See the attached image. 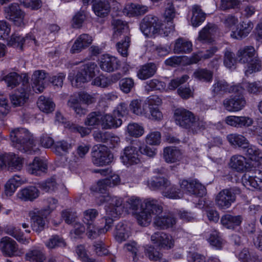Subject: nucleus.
<instances>
[{"mask_svg":"<svg viewBox=\"0 0 262 262\" xmlns=\"http://www.w3.org/2000/svg\"><path fill=\"white\" fill-rule=\"evenodd\" d=\"M37 104L39 110L46 113L52 112L55 108L54 102L51 99L43 96L39 97Z\"/></svg>","mask_w":262,"mask_h":262,"instance_id":"48","label":"nucleus"},{"mask_svg":"<svg viewBox=\"0 0 262 262\" xmlns=\"http://www.w3.org/2000/svg\"><path fill=\"white\" fill-rule=\"evenodd\" d=\"M145 255L151 260L168 262L165 259L162 258V254L156 250L155 248L152 246H149L146 248L145 249Z\"/></svg>","mask_w":262,"mask_h":262,"instance_id":"62","label":"nucleus"},{"mask_svg":"<svg viewBox=\"0 0 262 262\" xmlns=\"http://www.w3.org/2000/svg\"><path fill=\"white\" fill-rule=\"evenodd\" d=\"M23 82L24 86L23 92L18 93H16L10 96L11 102L15 106H20L24 104L28 99L27 92L28 91V85H26V84H27L28 83V79H24Z\"/></svg>","mask_w":262,"mask_h":262,"instance_id":"36","label":"nucleus"},{"mask_svg":"<svg viewBox=\"0 0 262 262\" xmlns=\"http://www.w3.org/2000/svg\"><path fill=\"white\" fill-rule=\"evenodd\" d=\"M25 259L29 262H44L46 259V256L40 248L33 247L25 254Z\"/></svg>","mask_w":262,"mask_h":262,"instance_id":"34","label":"nucleus"},{"mask_svg":"<svg viewBox=\"0 0 262 262\" xmlns=\"http://www.w3.org/2000/svg\"><path fill=\"white\" fill-rule=\"evenodd\" d=\"M253 24L251 21H241L235 31L231 32V36L236 39H242L247 37L253 29Z\"/></svg>","mask_w":262,"mask_h":262,"instance_id":"24","label":"nucleus"},{"mask_svg":"<svg viewBox=\"0 0 262 262\" xmlns=\"http://www.w3.org/2000/svg\"><path fill=\"white\" fill-rule=\"evenodd\" d=\"M122 123L120 118H117L110 114H106L101 117V127L108 129L119 127Z\"/></svg>","mask_w":262,"mask_h":262,"instance_id":"38","label":"nucleus"},{"mask_svg":"<svg viewBox=\"0 0 262 262\" xmlns=\"http://www.w3.org/2000/svg\"><path fill=\"white\" fill-rule=\"evenodd\" d=\"M229 142L233 145H237L244 149L248 146L249 141L241 135L230 134L227 136Z\"/></svg>","mask_w":262,"mask_h":262,"instance_id":"47","label":"nucleus"},{"mask_svg":"<svg viewBox=\"0 0 262 262\" xmlns=\"http://www.w3.org/2000/svg\"><path fill=\"white\" fill-rule=\"evenodd\" d=\"M175 218L171 214L163 216H157L155 217L154 224L157 227L162 229H167L172 227L176 224Z\"/></svg>","mask_w":262,"mask_h":262,"instance_id":"41","label":"nucleus"},{"mask_svg":"<svg viewBox=\"0 0 262 262\" xmlns=\"http://www.w3.org/2000/svg\"><path fill=\"white\" fill-rule=\"evenodd\" d=\"M241 192V189L237 187L223 189L215 197L216 206L220 210L228 209L235 202L236 195L239 194Z\"/></svg>","mask_w":262,"mask_h":262,"instance_id":"4","label":"nucleus"},{"mask_svg":"<svg viewBox=\"0 0 262 262\" xmlns=\"http://www.w3.org/2000/svg\"><path fill=\"white\" fill-rule=\"evenodd\" d=\"M189 79L187 75H183L170 80L168 84L169 90H174L178 88V94L183 99H187L193 95V92L189 86H180L185 83Z\"/></svg>","mask_w":262,"mask_h":262,"instance_id":"10","label":"nucleus"},{"mask_svg":"<svg viewBox=\"0 0 262 262\" xmlns=\"http://www.w3.org/2000/svg\"><path fill=\"white\" fill-rule=\"evenodd\" d=\"M2 80L7 83L8 87L13 89L20 83L21 80V77L16 72H11L4 76Z\"/></svg>","mask_w":262,"mask_h":262,"instance_id":"56","label":"nucleus"},{"mask_svg":"<svg viewBox=\"0 0 262 262\" xmlns=\"http://www.w3.org/2000/svg\"><path fill=\"white\" fill-rule=\"evenodd\" d=\"M112 218L105 219V226L104 228L98 229L93 224L87 225V236L90 239H95L101 234L106 233L111 227L113 223Z\"/></svg>","mask_w":262,"mask_h":262,"instance_id":"21","label":"nucleus"},{"mask_svg":"<svg viewBox=\"0 0 262 262\" xmlns=\"http://www.w3.org/2000/svg\"><path fill=\"white\" fill-rule=\"evenodd\" d=\"M161 24L158 17L148 15L146 16L140 24V29L143 33L148 37H152L159 33Z\"/></svg>","mask_w":262,"mask_h":262,"instance_id":"6","label":"nucleus"},{"mask_svg":"<svg viewBox=\"0 0 262 262\" xmlns=\"http://www.w3.org/2000/svg\"><path fill=\"white\" fill-rule=\"evenodd\" d=\"M174 118L176 124L187 129L190 135L198 134L206 128V123L203 119L184 108L176 109Z\"/></svg>","mask_w":262,"mask_h":262,"instance_id":"1","label":"nucleus"},{"mask_svg":"<svg viewBox=\"0 0 262 262\" xmlns=\"http://www.w3.org/2000/svg\"><path fill=\"white\" fill-rule=\"evenodd\" d=\"M246 158L241 155L233 156L230 160V166L237 171H244L247 168Z\"/></svg>","mask_w":262,"mask_h":262,"instance_id":"43","label":"nucleus"},{"mask_svg":"<svg viewBox=\"0 0 262 262\" xmlns=\"http://www.w3.org/2000/svg\"><path fill=\"white\" fill-rule=\"evenodd\" d=\"M217 32L218 27L215 24L208 23L200 31L198 40L202 43H211L214 41V37Z\"/></svg>","mask_w":262,"mask_h":262,"instance_id":"15","label":"nucleus"},{"mask_svg":"<svg viewBox=\"0 0 262 262\" xmlns=\"http://www.w3.org/2000/svg\"><path fill=\"white\" fill-rule=\"evenodd\" d=\"M103 201L107 202L108 205L105 206L107 214L112 217H117L120 215L123 210V200L117 196H106Z\"/></svg>","mask_w":262,"mask_h":262,"instance_id":"14","label":"nucleus"},{"mask_svg":"<svg viewBox=\"0 0 262 262\" xmlns=\"http://www.w3.org/2000/svg\"><path fill=\"white\" fill-rule=\"evenodd\" d=\"M224 64L230 69H235L237 59L234 52L231 50L226 49L224 53Z\"/></svg>","mask_w":262,"mask_h":262,"instance_id":"53","label":"nucleus"},{"mask_svg":"<svg viewBox=\"0 0 262 262\" xmlns=\"http://www.w3.org/2000/svg\"><path fill=\"white\" fill-rule=\"evenodd\" d=\"M58 185L53 178L48 179L46 181L39 183V186L42 190L48 192H55L58 189Z\"/></svg>","mask_w":262,"mask_h":262,"instance_id":"58","label":"nucleus"},{"mask_svg":"<svg viewBox=\"0 0 262 262\" xmlns=\"http://www.w3.org/2000/svg\"><path fill=\"white\" fill-rule=\"evenodd\" d=\"M130 235L129 228L126 225L120 222L116 226L114 231V237L118 243L126 241Z\"/></svg>","mask_w":262,"mask_h":262,"instance_id":"39","label":"nucleus"},{"mask_svg":"<svg viewBox=\"0 0 262 262\" xmlns=\"http://www.w3.org/2000/svg\"><path fill=\"white\" fill-rule=\"evenodd\" d=\"M100 69L106 72H113L120 66L119 60L115 57L108 54L103 55L98 61Z\"/></svg>","mask_w":262,"mask_h":262,"instance_id":"16","label":"nucleus"},{"mask_svg":"<svg viewBox=\"0 0 262 262\" xmlns=\"http://www.w3.org/2000/svg\"><path fill=\"white\" fill-rule=\"evenodd\" d=\"M163 158L166 163H176L181 159L182 152L176 147H166L163 150Z\"/></svg>","mask_w":262,"mask_h":262,"instance_id":"30","label":"nucleus"},{"mask_svg":"<svg viewBox=\"0 0 262 262\" xmlns=\"http://www.w3.org/2000/svg\"><path fill=\"white\" fill-rule=\"evenodd\" d=\"M6 232L23 244L29 243L28 239L24 237V234L19 229L15 227L8 228L7 229Z\"/></svg>","mask_w":262,"mask_h":262,"instance_id":"63","label":"nucleus"},{"mask_svg":"<svg viewBox=\"0 0 262 262\" xmlns=\"http://www.w3.org/2000/svg\"><path fill=\"white\" fill-rule=\"evenodd\" d=\"M0 249L4 255L11 257L17 252L18 246L14 240L9 237L5 236L0 241Z\"/></svg>","mask_w":262,"mask_h":262,"instance_id":"20","label":"nucleus"},{"mask_svg":"<svg viewBox=\"0 0 262 262\" xmlns=\"http://www.w3.org/2000/svg\"><path fill=\"white\" fill-rule=\"evenodd\" d=\"M97 66L95 62H89L82 66L75 77L71 80L73 86L80 88L82 84L88 82L95 76Z\"/></svg>","mask_w":262,"mask_h":262,"instance_id":"5","label":"nucleus"},{"mask_svg":"<svg viewBox=\"0 0 262 262\" xmlns=\"http://www.w3.org/2000/svg\"><path fill=\"white\" fill-rule=\"evenodd\" d=\"M175 16V10L173 4L170 2H168L165 7L164 17L165 21H167V24L169 25V31L174 29L172 20Z\"/></svg>","mask_w":262,"mask_h":262,"instance_id":"51","label":"nucleus"},{"mask_svg":"<svg viewBox=\"0 0 262 262\" xmlns=\"http://www.w3.org/2000/svg\"><path fill=\"white\" fill-rule=\"evenodd\" d=\"M128 13L133 16L143 15L146 13L148 10V7L146 6L139 4H130L126 7Z\"/></svg>","mask_w":262,"mask_h":262,"instance_id":"57","label":"nucleus"},{"mask_svg":"<svg viewBox=\"0 0 262 262\" xmlns=\"http://www.w3.org/2000/svg\"><path fill=\"white\" fill-rule=\"evenodd\" d=\"M241 262H260L258 255L255 252L250 251L248 248H244L237 255Z\"/></svg>","mask_w":262,"mask_h":262,"instance_id":"42","label":"nucleus"},{"mask_svg":"<svg viewBox=\"0 0 262 262\" xmlns=\"http://www.w3.org/2000/svg\"><path fill=\"white\" fill-rule=\"evenodd\" d=\"M225 122L230 126L242 127L251 126L253 123V120L248 117L229 116L225 118Z\"/></svg>","mask_w":262,"mask_h":262,"instance_id":"28","label":"nucleus"},{"mask_svg":"<svg viewBox=\"0 0 262 262\" xmlns=\"http://www.w3.org/2000/svg\"><path fill=\"white\" fill-rule=\"evenodd\" d=\"M248 63L247 69L245 71V75H249L260 71L261 69V62L258 58L255 57Z\"/></svg>","mask_w":262,"mask_h":262,"instance_id":"60","label":"nucleus"},{"mask_svg":"<svg viewBox=\"0 0 262 262\" xmlns=\"http://www.w3.org/2000/svg\"><path fill=\"white\" fill-rule=\"evenodd\" d=\"M143 208L146 210L150 214L156 217L159 216L163 211V207L156 200L147 199L144 201Z\"/></svg>","mask_w":262,"mask_h":262,"instance_id":"35","label":"nucleus"},{"mask_svg":"<svg viewBox=\"0 0 262 262\" xmlns=\"http://www.w3.org/2000/svg\"><path fill=\"white\" fill-rule=\"evenodd\" d=\"M135 214L138 223L141 226H145L151 221L152 216L146 209L143 208V206L140 211L136 212Z\"/></svg>","mask_w":262,"mask_h":262,"instance_id":"54","label":"nucleus"},{"mask_svg":"<svg viewBox=\"0 0 262 262\" xmlns=\"http://www.w3.org/2000/svg\"><path fill=\"white\" fill-rule=\"evenodd\" d=\"M113 155L105 146L94 147L92 151V161L93 163L97 166H102L111 163Z\"/></svg>","mask_w":262,"mask_h":262,"instance_id":"9","label":"nucleus"},{"mask_svg":"<svg viewBox=\"0 0 262 262\" xmlns=\"http://www.w3.org/2000/svg\"><path fill=\"white\" fill-rule=\"evenodd\" d=\"M246 156L252 161H258L262 159V151L255 146L250 145L244 148Z\"/></svg>","mask_w":262,"mask_h":262,"instance_id":"55","label":"nucleus"},{"mask_svg":"<svg viewBox=\"0 0 262 262\" xmlns=\"http://www.w3.org/2000/svg\"><path fill=\"white\" fill-rule=\"evenodd\" d=\"M91 36L88 34L80 35L75 41L70 52L72 54L80 52L82 50L89 47L92 42Z\"/></svg>","mask_w":262,"mask_h":262,"instance_id":"25","label":"nucleus"},{"mask_svg":"<svg viewBox=\"0 0 262 262\" xmlns=\"http://www.w3.org/2000/svg\"><path fill=\"white\" fill-rule=\"evenodd\" d=\"M151 241L161 248L168 250L174 246V239L170 235L163 232H157L151 236Z\"/></svg>","mask_w":262,"mask_h":262,"instance_id":"17","label":"nucleus"},{"mask_svg":"<svg viewBox=\"0 0 262 262\" xmlns=\"http://www.w3.org/2000/svg\"><path fill=\"white\" fill-rule=\"evenodd\" d=\"M6 166L10 170H20L23 164V159L13 153L5 154Z\"/></svg>","mask_w":262,"mask_h":262,"instance_id":"32","label":"nucleus"},{"mask_svg":"<svg viewBox=\"0 0 262 262\" xmlns=\"http://www.w3.org/2000/svg\"><path fill=\"white\" fill-rule=\"evenodd\" d=\"M47 169L46 163L38 157H35L33 162L27 167V171L35 176H40L42 173L46 172Z\"/></svg>","mask_w":262,"mask_h":262,"instance_id":"26","label":"nucleus"},{"mask_svg":"<svg viewBox=\"0 0 262 262\" xmlns=\"http://www.w3.org/2000/svg\"><path fill=\"white\" fill-rule=\"evenodd\" d=\"M93 10L96 15L99 17L106 16L110 11L111 6L110 4L105 1H99L93 5Z\"/></svg>","mask_w":262,"mask_h":262,"instance_id":"49","label":"nucleus"},{"mask_svg":"<svg viewBox=\"0 0 262 262\" xmlns=\"http://www.w3.org/2000/svg\"><path fill=\"white\" fill-rule=\"evenodd\" d=\"M148 108L145 100L134 99L129 104V108L132 112L139 116H148Z\"/></svg>","mask_w":262,"mask_h":262,"instance_id":"29","label":"nucleus"},{"mask_svg":"<svg viewBox=\"0 0 262 262\" xmlns=\"http://www.w3.org/2000/svg\"><path fill=\"white\" fill-rule=\"evenodd\" d=\"M243 220L242 216L240 215H232L230 214H226L222 216L221 222L222 224L226 228L234 229L241 224Z\"/></svg>","mask_w":262,"mask_h":262,"instance_id":"33","label":"nucleus"},{"mask_svg":"<svg viewBox=\"0 0 262 262\" xmlns=\"http://www.w3.org/2000/svg\"><path fill=\"white\" fill-rule=\"evenodd\" d=\"M5 17L12 21L17 26L24 25L25 12L21 10L20 6L16 3H13L4 9Z\"/></svg>","mask_w":262,"mask_h":262,"instance_id":"11","label":"nucleus"},{"mask_svg":"<svg viewBox=\"0 0 262 262\" xmlns=\"http://www.w3.org/2000/svg\"><path fill=\"white\" fill-rule=\"evenodd\" d=\"M192 50L191 41L183 38L177 39L174 45L173 52L176 54L189 53Z\"/></svg>","mask_w":262,"mask_h":262,"instance_id":"37","label":"nucleus"},{"mask_svg":"<svg viewBox=\"0 0 262 262\" xmlns=\"http://www.w3.org/2000/svg\"><path fill=\"white\" fill-rule=\"evenodd\" d=\"M193 76L200 81L210 82L212 80L213 73L207 69H199L194 72Z\"/></svg>","mask_w":262,"mask_h":262,"instance_id":"52","label":"nucleus"},{"mask_svg":"<svg viewBox=\"0 0 262 262\" xmlns=\"http://www.w3.org/2000/svg\"><path fill=\"white\" fill-rule=\"evenodd\" d=\"M242 183L246 187L251 186L262 190V171H256L254 176L245 174L242 178Z\"/></svg>","mask_w":262,"mask_h":262,"instance_id":"22","label":"nucleus"},{"mask_svg":"<svg viewBox=\"0 0 262 262\" xmlns=\"http://www.w3.org/2000/svg\"><path fill=\"white\" fill-rule=\"evenodd\" d=\"M166 87L165 82L157 79H153L146 82L145 90L147 92L152 91H161Z\"/></svg>","mask_w":262,"mask_h":262,"instance_id":"61","label":"nucleus"},{"mask_svg":"<svg viewBox=\"0 0 262 262\" xmlns=\"http://www.w3.org/2000/svg\"><path fill=\"white\" fill-rule=\"evenodd\" d=\"M114 30L113 35L114 39L119 40L125 35H130L127 23L119 19H114L112 21Z\"/></svg>","mask_w":262,"mask_h":262,"instance_id":"23","label":"nucleus"},{"mask_svg":"<svg viewBox=\"0 0 262 262\" xmlns=\"http://www.w3.org/2000/svg\"><path fill=\"white\" fill-rule=\"evenodd\" d=\"M180 187L189 194L198 197H203L206 193L205 186L196 180H183L180 183Z\"/></svg>","mask_w":262,"mask_h":262,"instance_id":"12","label":"nucleus"},{"mask_svg":"<svg viewBox=\"0 0 262 262\" xmlns=\"http://www.w3.org/2000/svg\"><path fill=\"white\" fill-rule=\"evenodd\" d=\"M40 194L39 189L34 186H29L21 189L17 194L18 198L24 201H33Z\"/></svg>","mask_w":262,"mask_h":262,"instance_id":"27","label":"nucleus"},{"mask_svg":"<svg viewBox=\"0 0 262 262\" xmlns=\"http://www.w3.org/2000/svg\"><path fill=\"white\" fill-rule=\"evenodd\" d=\"M101 114L100 112L90 113L85 119L84 123L87 126L98 125L101 123Z\"/></svg>","mask_w":262,"mask_h":262,"instance_id":"59","label":"nucleus"},{"mask_svg":"<svg viewBox=\"0 0 262 262\" xmlns=\"http://www.w3.org/2000/svg\"><path fill=\"white\" fill-rule=\"evenodd\" d=\"M255 53L256 51L253 47L245 46L238 50L236 56L239 62L246 63L255 58Z\"/></svg>","mask_w":262,"mask_h":262,"instance_id":"31","label":"nucleus"},{"mask_svg":"<svg viewBox=\"0 0 262 262\" xmlns=\"http://www.w3.org/2000/svg\"><path fill=\"white\" fill-rule=\"evenodd\" d=\"M243 92V91L240 93H234L235 95H232L223 100V105L226 110L230 112H238L245 107L246 100L242 95Z\"/></svg>","mask_w":262,"mask_h":262,"instance_id":"8","label":"nucleus"},{"mask_svg":"<svg viewBox=\"0 0 262 262\" xmlns=\"http://www.w3.org/2000/svg\"><path fill=\"white\" fill-rule=\"evenodd\" d=\"M242 91L243 87L239 85L230 86L225 81L220 80L213 84L212 92L214 97L218 94L226 93H240Z\"/></svg>","mask_w":262,"mask_h":262,"instance_id":"18","label":"nucleus"},{"mask_svg":"<svg viewBox=\"0 0 262 262\" xmlns=\"http://www.w3.org/2000/svg\"><path fill=\"white\" fill-rule=\"evenodd\" d=\"M93 136L95 140L99 142L106 143L109 140L116 143L120 141L118 137L112 136L111 134L108 132L96 131L94 133Z\"/></svg>","mask_w":262,"mask_h":262,"instance_id":"50","label":"nucleus"},{"mask_svg":"<svg viewBox=\"0 0 262 262\" xmlns=\"http://www.w3.org/2000/svg\"><path fill=\"white\" fill-rule=\"evenodd\" d=\"M127 131L129 136L137 138L143 134L144 128L137 123H132L128 125Z\"/></svg>","mask_w":262,"mask_h":262,"instance_id":"64","label":"nucleus"},{"mask_svg":"<svg viewBox=\"0 0 262 262\" xmlns=\"http://www.w3.org/2000/svg\"><path fill=\"white\" fill-rule=\"evenodd\" d=\"M116 45L118 52L123 57H127L128 55V50L130 44V35H125Z\"/></svg>","mask_w":262,"mask_h":262,"instance_id":"44","label":"nucleus"},{"mask_svg":"<svg viewBox=\"0 0 262 262\" xmlns=\"http://www.w3.org/2000/svg\"><path fill=\"white\" fill-rule=\"evenodd\" d=\"M148 187L153 190H157L168 187L170 182L164 177H154L147 182Z\"/></svg>","mask_w":262,"mask_h":262,"instance_id":"45","label":"nucleus"},{"mask_svg":"<svg viewBox=\"0 0 262 262\" xmlns=\"http://www.w3.org/2000/svg\"><path fill=\"white\" fill-rule=\"evenodd\" d=\"M192 12L191 24L193 27H196L205 20L206 14L202 11L200 6L198 5H194L192 7Z\"/></svg>","mask_w":262,"mask_h":262,"instance_id":"46","label":"nucleus"},{"mask_svg":"<svg viewBox=\"0 0 262 262\" xmlns=\"http://www.w3.org/2000/svg\"><path fill=\"white\" fill-rule=\"evenodd\" d=\"M140 145V142L136 140L130 146L125 148L123 155L121 156V159L124 165L129 166L140 162L138 151Z\"/></svg>","mask_w":262,"mask_h":262,"instance_id":"7","label":"nucleus"},{"mask_svg":"<svg viewBox=\"0 0 262 262\" xmlns=\"http://www.w3.org/2000/svg\"><path fill=\"white\" fill-rule=\"evenodd\" d=\"M157 68L154 63H148L142 66L137 73L138 78L141 80L147 79L155 75Z\"/></svg>","mask_w":262,"mask_h":262,"instance_id":"40","label":"nucleus"},{"mask_svg":"<svg viewBox=\"0 0 262 262\" xmlns=\"http://www.w3.org/2000/svg\"><path fill=\"white\" fill-rule=\"evenodd\" d=\"M49 213L50 211L48 210L35 209L29 212L32 221L31 226L34 231L40 232L44 229L46 224L45 219Z\"/></svg>","mask_w":262,"mask_h":262,"instance_id":"13","label":"nucleus"},{"mask_svg":"<svg viewBox=\"0 0 262 262\" xmlns=\"http://www.w3.org/2000/svg\"><path fill=\"white\" fill-rule=\"evenodd\" d=\"M48 74L42 71H36L32 76V88L36 93L42 92L47 83L49 81Z\"/></svg>","mask_w":262,"mask_h":262,"instance_id":"19","label":"nucleus"},{"mask_svg":"<svg viewBox=\"0 0 262 262\" xmlns=\"http://www.w3.org/2000/svg\"><path fill=\"white\" fill-rule=\"evenodd\" d=\"M12 145L23 152L31 153L33 140L30 133L25 128H18L14 129L10 134Z\"/></svg>","mask_w":262,"mask_h":262,"instance_id":"2","label":"nucleus"},{"mask_svg":"<svg viewBox=\"0 0 262 262\" xmlns=\"http://www.w3.org/2000/svg\"><path fill=\"white\" fill-rule=\"evenodd\" d=\"M96 98L94 96L85 92H81L77 94L71 95L68 101V106L73 109L75 113L81 116L86 113V110L83 108L81 103L89 105L96 102Z\"/></svg>","mask_w":262,"mask_h":262,"instance_id":"3","label":"nucleus"}]
</instances>
